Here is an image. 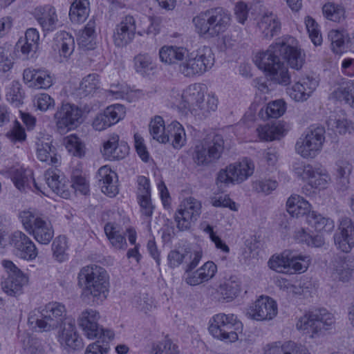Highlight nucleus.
<instances>
[{
  "label": "nucleus",
  "mask_w": 354,
  "mask_h": 354,
  "mask_svg": "<svg viewBox=\"0 0 354 354\" xmlns=\"http://www.w3.org/2000/svg\"><path fill=\"white\" fill-rule=\"evenodd\" d=\"M201 213V203L193 197L183 200L175 213L174 220L180 231L189 230L198 219Z\"/></svg>",
  "instance_id": "ddd939ff"
},
{
  "label": "nucleus",
  "mask_w": 354,
  "mask_h": 354,
  "mask_svg": "<svg viewBox=\"0 0 354 354\" xmlns=\"http://www.w3.org/2000/svg\"><path fill=\"white\" fill-rule=\"evenodd\" d=\"M98 75L95 73L89 74L82 79L78 93L82 97L92 95L98 88Z\"/></svg>",
  "instance_id": "864d4df0"
},
{
  "label": "nucleus",
  "mask_w": 354,
  "mask_h": 354,
  "mask_svg": "<svg viewBox=\"0 0 354 354\" xmlns=\"http://www.w3.org/2000/svg\"><path fill=\"white\" fill-rule=\"evenodd\" d=\"M325 17L335 22H340L345 18V10L341 5L327 3L322 8Z\"/></svg>",
  "instance_id": "5fc2aeb1"
},
{
  "label": "nucleus",
  "mask_w": 354,
  "mask_h": 354,
  "mask_svg": "<svg viewBox=\"0 0 354 354\" xmlns=\"http://www.w3.org/2000/svg\"><path fill=\"white\" fill-rule=\"evenodd\" d=\"M328 39L331 43L332 50L336 54L342 53L348 35L344 31L332 30L328 33Z\"/></svg>",
  "instance_id": "052dcab7"
},
{
  "label": "nucleus",
  "mask_w": 354,
  "mask_h": 354,
  "mask_svg": "<svg viewBox=\"0 0 354 354\" xmlns=\"http://www.w3.org/2000/svg\"><path fill=\"white\" fill-rule=\"evenodd\" d=\"M9 245L13 248L14 254L19 258L32 261L38 255V250L34 242L25 233L16 230L8 237Z\"/></svg>",
  "instance_id": "4468645a"
},
{
  "label": "nucleus",
  "mask_w": 354,
  "mask_h": 354,
  "mask_svg": "<svg viewBox=\"0 0 354 354\" xmlns=\"http://www.w3.org/2000/svg\"><path fill=\"white\" fill-rule=\"evenodd\" d=\"M88 0H73L69 11L71 20L74 23L83 22L89 13Z\"/></svg>",
  "instance_id": "58836bf2"
},
{
  "label": "nucleus",
  "mask_w": 354,
  "mask_h": 354,
  "mask_svg": "<svg viewBox=\"0 0 354 354\" xmlns=\"http://www.w3.org/2000/svg\"><path fill=\"white\" fill-rule=\"evenodd\" d=\"M278 312L277 304L269 297H260L250 308L247 315L257 321L270 320L274 318Z\"/></svg>",
  "instance_id": "f3484780"
},
{
  "label": "nucleus",
  "mask_w": 354,
  "mask_h": 354,
  "mask_svg": "<svg viewBox=\"0 0 354 354\" xmlns=\"http://www.w3.org/2000/svg\"><path fill=\"white\" fill-rule=\"evenodd\" d=\"M187 52V49L183 47L164 46L159 50V57L162 62L178 65L183 62Z\"/></svg>",
  "instance_id": "7c9ffc66"
},
{
  "label": "nucleus",
  "mask_w": 354,
  "mask_h": 354,
  "mask_svg": "<svg viewBox=\"0 0 354 354\" xmlns=\"http://www.w3.org/2000/svg\"><path fill=\"white\" fill-rule=\"evenodd\" d=\"M133 61L136 73L143 77L149 75L156 68L155 62L148 54H139Z\"/></svg>",
  "instance_id": "ea45409f"
},
{
  "label": "nucleus",
  "mask_w": 354,
  "mask_h": 354,
  "mask_svg": "<svg viewBox=\"0 0 354 354\" xmlns=\"http://www.w3.org/2000/svg\"><path fill=\"white\" fill-rule=\"evenodd\" d=\"M214 64V56L209 46H203L196 53H186L183 62L178 64V70L185 77L200 75L210 69Z\"/></svg>",
  "instance_id": "423d86ee"
},
{
  "label": "nucleus",
  "mask_w": 354,
  "mask_h": 354,
  "mask_svg": "<svg viewBox=\"0 0 354 354\" xmlns=\"http://www.w3.org/2000/svg\"><path fill=\"white\" fill-rule=\"evenodd\" d=\"M35 18L45 32H53L58 26L59 19L55 8L46 5L35 10Z\"/></svg>",
  "instance_id": "5701e85b"
},
{
  "label": "nucleus",
  "mask_w": 354,
  "mask_h": 354,
  "mask_svg": "<svg viewBox=\"0 0 354 354\" xmlns=\"http://www.w3.org/2000/svg\"><path fill=\"white\" fill-rule=\"evenodd\" d=\"M232 315L219 313L214 315L210 320L209 326L210 334L214 337H221L222 328L225 326L227 322H228L231 319L230 315Z\"/></svg>",
  "instance_id": "13d9d810"
},
{
  "label": "nucleus",
  "mask_w": 354,
  "mask_h": 354,
  "mask_svg": "<svg viewBox=\"0 0 354 354\" xmlns=\"http://www.w3.org/2000/svg\"><path fill=\"white\" fill-rule=\"evenodd\" d=\"M295 84L288 88L289 96L296 102H304L312 95L318 86V81L310 75H305L298 80L294 79Z\"/></svg>",
  "instance_id": "6ab92c4d"
},
{
  "label": "nucleus",
  "mask_w": 354,
  "mask_h": 354,
  "mask_svg": "<svg viewBox=\"0 0 354 354\" xmlns=\"http://www.w3.org/2000/svg\"><path fill=\"white\" fill-rule=\"evenodd\" d=\"M79 283H83L82 295L99 304L104 301L109 293V276L106 271L97 266L83 267L78 274Z\"/></svg>",
  "instance_id": "f03ea898"
},
{
  "label": "nucleus",
  "mask_w": 354,
  "mask_h": 354,
  "mask_svg": "<svg viewBox=\"0 0 354 354\" xmlns=\"http://www.w3.org/2000/svg\"><path fill=\"white\" fill-rule=\"evenodd\" d=\"M330 97L339 101H344L354 108V81L349 80L341 83L330 93Z\"/></svg>",
  "instance_id": "f704fd0d"
},
{
  "label": "nucleus",
  "mask_w": 354,
  "mask_h": 354,
  "mask_svg": "<svg viewBox=\"0 0 354 354\" xmlns=\"http://www.w3.org/2000/svg\"><path fill=\"white\" fill-rule=\"evenodd\" d=\"M10 45L4 44L0 46V71L7 72L12 66L13 62L11 55Z\"/></svg>",
  "instance_id": "774afa93"
},
{
  "label": "nucleus",
  "mask_w": 354,
  "mask_h": 354,
  "mask_svg": "<svg viewBox=\"0 0 354 354\" xmlns=\"http://www.w3.org/2000/svg\"><path fill=\"white\" fill-rule=\"evenodd\" d=\"M136 19L131 15L122 17L120 22L116 25L113 32V41L116 46L123 47L131 43L136 34Z\"/></svg>",
  "instance_id": "a211bd4d"
},
{
  "label": "nucleus",
  "mask_w": 354,
  "mask_h": 354,
  "mask_svg": "<svg viewBox=\"0 0 354 354\" xmlns=\"http://www.w3.org/2000/svg\"><path fill=\"white\" fill-rule=\"evenodd\" d=\"M264 354H308V351L304 346L289 341L268 344L264 348Z\"/></svg>",
  "instance_id": "c85d7f7f"
},
{
  "label": "nucleus",
  "mask_w": 354,
  "mask_h": 354,
  "mask_svg": "<svg viewBox=\"0 0 354 354\" xmlns=\"http://www.w3.org/2000/svg\"><path fill=\"white\" fill-rule=\"evenodd\" d=\"M67 249V240L64 236H59L55 238L52 244V250L53 256L57 261L63 262L68 259Z\"/></svg>",
  "instance_id": "bf43d9fd"
},
{
  "label": "nucleus",
  "mask_w": 354,
  "mask_h": 354,
  "mask_svg": "<svg viewBox=\"0 0 354 354\" xmlns=\"http://www.w3.org/2000/svg\"><path fill=\"white\" fill-rule=\"evenodd\" d=\"M314 171L308 184L313 188H326L330 180L326 170L321 167H315Z\"/></svg>",
  "instance_id": "4d7b16f0"
},
{
  "label": "nucleus",
  "mask_w": 354,
  "mask_h": 354,
  "mask_svg": "<svg viewBox=\"0 0 354 354\" xmlns=\"http://www.w3.org/2000/svg\"><path fill=\"white\" fill-rule=\"evenodd\" d=\"M57 339L61 346L66 350H79L83 348L82 337L76 328L75 320L66 319L58 328Z\"/></svg>",
  "instance_id": "2eb2a0df"
},
{
  "label": "nucleus",
  "mask_w": 354,
  "mask_h": 354,
  "mask_svg": "<svg viewBox=\"0 0 354 354\" xmlns=\"http://www.w3.org/2000/svg\"><path fill=\"white\" fill-rule=\"evenodd\" d=\"M23 77L30 87L36 89H47L53 84L50 73L42 69L26 68L24 71Z\"/></svg>",
  "instance_id": "b1692460"
},
{
  "label": "nucleus",
  "mask_w": 354,
  "mask_h": 354,
  "mask_svg": "<svg viewBox=\"0 0 354 354\" xmlns=\"http://www.w3.org/2000/svg\"><path fill=\"white\" fill-rule=\"evenodd\" d=\"M129 151V147L116 133L110 134L106 141L104 142L102 152L106 158L109 160H122L124 158Z\"/></svg>",
  "instance_id": "412c9836"
},
{
  "label": "nucleus",
  "mask_w": 354,
  "mask_h": 354,
  "mask_svg": "<svg viewBox=\"0 0 354 354\" xmlns=\"http://www.w3.org/2000/svg\"><path fill=\"white\" fill-rule=\"evenodd\" d=\"M290 250H284L280 254L272 255L268 262L269 268L278 272H284L290 266Z\"/></svg>",
  "instance_id": "603ef678"
},
{
  "label": "nucleus",
  "mask_w": 354,
  "mask_h": 354,
  "mask_svg": "<svg viewBox=\"0 0 354 354\" xmlns=\"http://www.w3.org/2000/svg\"><path fill=\"white\" fill-rule=\"evenodd\" d=\"M205 88L201 84H192L188 86L181 95V106L184 109L192 110L199 104L201 100H204Z\"/></svg>",
  "instance_id": "a878e982"
},
{
  "label": "nucleus",
  "mask_w": 354,
  "mask_h": 354,
  "mask_svg": "<svg viewBox=\"0 0 354 354\" xmlns=\"http://www.w3.org/2000/svg\"><path fill=\"white\" fill-rule=\"evenodd\" d=\"M166 127L162 118L156 115L149 123V133L153 138L160 143H167L168 137L165 134Z\"/></svg>",
  "instance_id": "c03bdc74"
},
{
  "label": "nucleus",
  "mask_w": 354,
  "mask_h": 354,
  "mask_svg": "<svg viewBox=\"0 0 354 354\" xmlns=\"http://www.w3.org/2000/svg\"><path fill=\"white\" fill-rule=\"evenodd\" d=\"M223 299L227 301L236 298L241 292V283L236 277H230L218 287V290Z\"/></svg>",
  "instance_id": "4c0bfd02"
},
{
  "label": "nucleus",
  "mask_w": 354,
  "mask_h": 354,
  "mask_svg": "<svg viewBox=\"0 0 354 354\" xmlns=\"http://www.w3.org/2000/svg\"><path fill=\"white\" fill-rule=\"evenodd\" d=\"M257 131L259 138L262 140L272 141L274 140L279 139L284 135L285 129L280 124H266L259 126Z\"/></svg>",
  "instance_id": "a19ab883"
},
{
  "label": "nucleus",
  "mask_w": 354,
  "mask_h": 354,
  "mask_svg": "<svg viewBox=\"0 0 354 354\" xmlns=\"http://www.w3.org/2000/svg\"><path fill=\"white\" fill-rule=\"evenodd\" d=\"M125 113V108L122 104L109 106L95 116L93 121V127L97 131H103L123 119Z\"/></svg>",
  "instance_id": "dca6fc26"
},
{
  "label": "nucleus",
  "mask_w": 354,
  "mask_h": 354,
  "mask_svg": "<svg viewBox=\"0 0 354 354\" xmlns=\"http://www.w3.org/2000/svg\"><path fill=\"white\" fill-rule=\"evenodd\" d=\"M263 37L271 39L281 30V23L276 15L272 12L266 13L258 24Z\"/></svg>",
  "instance_id": "2f4dec72"
},
{
  "label": "nucleus",
  "mask_w": 354,
  "mask_h": 354,
  "mask_svg": "<svg viewBox=\"0 0 354 354\" xmlns=\"http://www.w3.org/2000/svg\"><path fill=\"white\" fill-rule=\"evenodd\" d=\"M223 151V136L220 134H209L195 145L192 160L198 167H207L218 162Z\"/></svg>",
  "instance_id": "39448f33"
},
{
  "label": "nucleus",
  "mask_w": 354,
  "mask_h": 354,
  "mask_svg": "<svg viewBox=\"0 0 354 354\" xmlns=\"http://www.w3.org/2000/svg\"><path fill=\"white\" fill-rule=\"evenodd\" d=\"M305 24L312 42L315 46L321 45L322 43V37L318 29V24L315 19L308 16L305 19Z\"/></svg>",
  "instance_id": "e2e57ef3"
},
{
  "label": "nucleus",
  "mask_w": 354,
  "mask_h": 354,
  "mask_svg": "<svg viewBox=\"0 0 354 354\" xmlns=\"http://www.w3.org/2000/svg\"><path fill=\"white\" fill-rule=\"evenodd\" d=\"M82 111L76 105L69 103L58 106L54 113L57 132L65 134L76 128L82 122Z\"/></svg>",
  "instance_id": "f8f14e48"
},
{
  "label": "nucleus",
  "mask_w": 354,
  "mask_h": 354,
  "mask_svg": "<svg viewBox=\"0 0 354 354\" xmlns=\"http://www.w3.org/2000/svg\"><path fill=\"white\" fill-rule=\"evenodd\" d=\"M315 167L310 164L297 161L292 165V171L297 178L309 183L310 178L315 172Z\"/></svg>",
  "instance_id": "680f3d73"
},
{
  "label": "nucleus",
  "mask_w": 354,
  "mask_h": 354,
  "mask_svg": "<svg viewBox=\"0 0 354 354\" xmlns=\"http://www.w3.org/2000/svg\"><path fill=\"white\" fill-rule=\"evenodd\" d=\"M293 238L298 243L306 244L309 247L319 248L325 243L322 235H312L304 227L296 230Z\"/></svg>",
  "instance_id": "e433bc0d"
},
{
  "label": "nucleus",
  "mask_w": 354,
  "mask_h": 354,
  "mask_svg": "<svg viewBox=\"0 0 354 354\" xmlns=\"http://www.w3.org/2000/svg\"><path fill=\"white\" fill-rule=\"evenodd\" d=\"M306 222L317 232H330L335 227L333 220L314 211L307 215Z\"/></svg>",
  "instance_id": "c9c22d12"
},
{
  "label": "nucleus",
  "mask_w": 354,
  "mask_h": 354,
  "mask_svg": "<svg viewBox=\"0 0 354 354\" xmlns=\"http://www.w3.org/2000/svg\"><path fill=\"white\" fill-rule=\"evenodd\" d=\"M310 263L309 256L296 254L290 250L288 269L292 270L295 272H304L308 268Z\"/></svg>",
  "instance_id": "6e6d98bb"
},
{
  "label": "nucleus",
  "mask_w": 354,
  "mask_h": 354,
  "mask_svg": "<svg viewBox=\"0 0 354 354\" xmlns=\"http://www.w3.org/2000/svg\"><path fill=\"white\" fill-rule=\"evenodd\" d=\"M286 209L292 216L299 217L311 213V205L303 197L297 194H292L287 200Z\"/></svg>",
  "instance_id": "473e14b6"
},
{
  "label": "nucleus",
  "mask_w": 354,
  "mask_h": 354,
  "mask_svg": "<svg viewBox=\"0 0 354 354\" xmlns=\"http://www.w3.org/2000/svg\"><path fill=\"white\" fill-rule=\"evenodd\" d=\"M66 319H71L66 316L65 306L58 302L47 304L37 313L33 311L28 317V323L35 324L39 331L48 332L59 328Z\"/></svg>",
  "instance_id": "20e7f679"
},
{
  "label": "nucleus",
  "mask_w": 354,
  "mask_h": 354,
  "mask_svg": "<svg viewBox=\"0 0 354 354\" xmlns=\"http://www.w3.org/2000/svg\"><path fill=\"white\" fill-rule=\"evenodd\" d=\"M253 162L244 158L241 162L230 164L226 168L221 169L216 177V185L239 183L246 180L254 172Z\"/></svg>",
  "instance_id": "9b49d317"
},
{
  "label": "nucleus",
  "mask_w": 354,
  "mask_h": 354,
  "mask_svg": "<svg viewBox=\"0 0 354 354\" xmlns=\"http://www.w3.org/2000/svg\"><path fill=\"white\" fill-rule=\"evenodd\" d=\"M11 179L15 187L19 190L24 189L26 186L29 185V180H32L35 188L43 192L35 179L32 178V173L30 171H26L22 169H16L13 171Z\"/></svg>",
  "instance_id": "09e8293b"
},
{
  "label": "nucleus",
  "mask_w": 354,
  "mask_h": 354,
  "mask_svg": "<svg viewBox=\"0 0 354 354\" xmlns=\"http://www.w3.org/2000/svg\"><path fill=\"white\" fill-rule=\"evenodd\" d=\"M152 354H180V352L170 339H164L153 346Z\"/></svg>",
  "instance_id": "338daca9"
},
{
  "label": "nucleus",
  "mask_w": 354,
  "mask_h": 354,
  "mask_svg": "<svg viewBox=\"0 0 354 354\" xmlns=\"http://www.w3.org/2000/svg\"><path fill=\"white\" fill-rule=\"evenodd\" d=\"M19 218L26 231L32 235L38 243L48 245L51 241L54 236V229L47 218L30 210L20 212Z\"/></svg>",
  "instance_id": "0eeeda50"
},
{
  "label": "nucleus",
  "mask_w": 354,
  "mask_h": 354,
  "mask_svg": "<svg viewBox=\"0 0 354 354\" xmlns=\"http://www.w3.org/2000/svg\"><path fill=\"white\" fill-rule=\"evenodd\" d=\"M334 242L337 249L348 252L354 246V225L351 218H342L338 231L334 235Z\"/></svg>",
  "instance_id": "aec40b11"
},
{
  "label": "nucleus",
  "mask_w": 354,
  "mask_h": 354,
  "mask_svg": "<svg viewBox=\"0 0 354 354\" xmlns=\"http://www.w3.org/2000/svg\"><path fill=\"white\" fill-rule=\"evenodd\" d=\"M281 58L286 59L292 68L297 71L305 62L304 53L292 37L279 40L270 45L267 50L258 53L254 62L272 82L287 86L291 82V75Z\"/></svg>",
  "instance_id": "f257e3e1"
},
{
  "label": "nucleus",
  "mask_w": 354,
  "mask_h": 354,
  "mask_svg": "<svg viewBox=\"0 0 354 354\" xmlns=\"http://www.w3.org/2000/svg\"><path fill=\"white\" fill-rule=\"evenodd\" d=\"M218 99L213 95H208L206 100H201V102L192 111V113L200 117H207L212 112L217 109Z\"/></svg>",
  "instance_id": "8fccbe9b"
},
{
  "label": "nucleus",
  "mask_w": 354,
  "mask_h": 354,
  "mask_svg": "<svg viewBox=\"0 0 354 354\" xmlns=\"http://www.w3.org/2000/svg\"><path fill=\"white\" fill-rule=\"evenodd\" d=\"M334 323L333 315L326 309H321L300 317L296 326L310 338H315L322 335L324 331L329 330Z\"/></svg>",
  "instance_id": "6e6552de"
},
{
  "label": "nucleus",
  "mask_w": 354,
  "mask_h": 354,
  "mask_svg": "<svg viewBox=\"0 0 354 354\" xmlns=\"http://www.w3.org/2000/svg\"><path fill=\"white\" fill-rule=\"evenodd\" d=\"M165 134L168 137V142H171L174 148L180 149L185 145V131L178 122L174 121L167 125Z\"/></svg>",
  "instance_id": "72a5a7b5"
},
{
  "label": "nucleus",
  "mask_w": 354,
  "mask_h": 354,
  "mask_svg": "<svg viewBox=\"0 0 354 354\" xmlns=\"http://www.w3.org/2000/svg\"><path fill=\"white\" fill-rule=\"evenodd\" d=\"M64 145L68 151L73 156L82 158L86 154V147L80 138L71 135L64 139Z\"/></svg>",
  "instance_id": "3c124183"
},
{
  "label": "nucleus",
  "mask_w": 354,
  "mask_h": 354,
  "mask_svg": "<svg viewBox=\"0 0 354 354\" xmlns=\"http://www.w3.org/2000/svg\"><path fill=\"white\" fill-rule=\"evenodd\" d=\"M57 40L59 46L60 55L68 58L75 48L73 37L66 31H62L57 33Z\"/></svg>",
  "instance_id": "49530a36"
},
{
  "label": "nucleus",
  "mask_w": 354,
  "mask_h": 354,
  "mask_svg": "<svg viewBox=\"0 0 354 354\" xmlns=\"http://www.w3.org/2000/svg\"><path fill=\"white\" fill-rule=\"evenodd\" d=\"M34 106L37 109L45 112L53 110L55 108V102L48 94L41 93L35 96Z\"/></svg>",
  "instance_id": "69168bd1"
},
{
  "label": "nucleus",
  "mask_w": 354,
  "mask_h": 354,
  "mask_svg": "<svg viewBox=\"0 0 354 354\" xmlns=\"http://www.w3.org/2000/svg\"><path fill=\"white\" fill-rule=\"evenodd\" d=\"M323 127H311L297 141L295 151L304 158H313L321 151L324 142Z\"/></svg>",
  "instance_id": "1a4fd4ad"
},
{
  "label": "nucleus",
  "mask_w": 354,
  "mask_h": 354,
  "mask_svg": "<svg viewBox=\"0 0 354 354\" xmlns=\"http://www.w3.org/2000/svg\"><path fill=\"white\" fill-rule=\"evenodd\" d=\"M104 230L107 239L115 250H125L127 248L126 238L124 233L121 232V227L118 224L109 222L105 224Z\"/></svg>",
  "instance_id": "c756f323"
},
{
  "label": "nucleus",
  "mask_w": 354,
  "mask_h": 354,
  "mask_svg": "<svg viewBox=\"0 0 354 354\" xmlns=\"http://www.w3.org/2000/svg\"><path fill=\"white\" fill-rule=\"evenodd\" d=\"M37 155L41 162L57 166L59 159L53 150L52 145L48 142H41L37 144Z\"/></svg>",
  "instance_id": "a18cd8bd"
},
{
  "label": "nucleus",
  "mask_w": 354,
  "mask_h": 354,
  "mask_svg": "<svg viewBox=\"0 0 354 354\" xmlns=\"http://www.w3.org/2000/svg\"><path fill=\"white\" fill-rule=\"evenodd\" d=\"M28 278L23 272L12 274L2 282L3 290L8 295L17 296L22 292L23 287L28 283Z\"/></svg>",
  "instance_id": "cd10ccee"
},
{
  "label": "nucleus",
  "mask_w": 354,
  "mask_h": 354,
  "mask_svg": "<svg viewBox=\"0 0 354 354\" xmlns=\"http://www.w3.org/2000/svg\"><path fill=\"white\" fill-rule=\"evenodd\" d=\"M97 178L104 194L113 197L118 193L117 174L109 167H101L97 171Z\"/></svg>",
  "instance_id": "393cba45"
},
{
  "label": "nucleus",
  "mask_w": 354,
  "mask_h": 354,
  "mask_svg": "<svg viewBox=\"0 0 354 354\" xmlns=\"http://www.w3.org/2000/svg\"><path fill=\"white\" fill-rule=\"evenodd\" d=\"M25 93L19 82L13 81L6 88V99L13 106L19 107L24 104Z\"/></svg>",
  "instance_id": "37998d69"
},
{
  "label": "nucleus",
  "mask_w": 354,
  "mask_h": 354,
  "mask_svg": "<svg viewBox=\"0 0 354 354\" xmlns=\"http://www.w3.org/2000/svg\"><path fill=\"white\" fill-rule=\"evenodd\" d=\"M231 319L227 322L225 326L222 328L221 337H214L218 339L233 342L238 339L236 330L241 328V323L237 320L234 315H230Z\"/></svg>",
  "instance_id": "79ce46f5"
},
{
  "label": "nucleus",
  "mask_w": 354,
  "mask_h": 354,
  "mask_svg": "<svg viewBox=\"0 0 354 354\" xmlns=\"http://www.w3.org/2000/svg\"><path fill=\"white\" fill-rule=\"evenodd\" d=\"M44 178L48 186L58 196L63 198H68L71 192L66 185V181L59 175V171L56 169H49L44 174Z\"/></svg>",
  "instance_id": "bb28decb"
},
{
  "label": "nucleus",
  "mask_w": 354,
  "mask_h": 354,
  "mask_svg": "<svg viewBox=\"0 0 354 354\" xmlns=\"http://www.w3.org/2000/svg\"><path fill=\"white\" fill-rule=\"evenodd\" d=\"M202 253L194 252L189 255L190 261L185 268V282L190 286L199 285L212 279L217 272V266L213 261H207L195 272H192L200 262Z\"/></svg>",
  "instance_id": "9d476101"
},
{
  "label": "nucleus",
  "mask_w": 354,
  "mask_h": 354,
  "mask_svg": "<svg viewBox=\"0 0 354 354\" xmlns=\"http://www.w3.org/2000/svg\"><path fill=\"white\" fill-rule=\"evenodd\" d=\"M99 319V313L91 308L84 310L80 315L77 319L78 325L88 339L98 337L100 333Z\"/></svg>",
  "instance_id": "4be33fe9"
},
{
  "label": "nucleus",
  "mask_w": 354,
  "mask_h": 354,
  "mask_svg": "<svg viewBox=\"0 0 354 354\" xmlns=\"http://www.w3.org/2000/svg\"><path fill=\"white\" fill-rule=\"evenodd\" d=\"M133 304L138 310L147 313L154 306L153 298L147 292H141L136 295L133 299Z\"/></svg>",
  "instance_id": "0e129e2a"
},
{
  "label": "nucleus",
  "mask_w": 354,
  "mask_h": 354,
  "mask_svg": "<svg viewBox=\"0 0 354 354\" xmlns=\"http://www.w3.org/2000/svg\"><path fill=\"white\" fill-rule=\"evenodd\" d=\"M333 266L342 280H348L354 269V261L351 257H339L335 258Z\"/></svg>",
  "instance_id": "de8ad7c7"
},
{
  "label": "nucleus",
  "mask_w": 354,
  "mask_h": 354,
  "mask_svg": "<svg viewBox=\"0 0 354 354\" xmlns=\"http://www.w3.org/2000/svg\"><path fill=\"white\" fill-rule=\"evenodd\" d=\"M196 32L202 37H215L225 32L230 24V15L217 7L201 12L192 19Z\"/></svg>",
  "instance_id": "7ed1b4c3"
}]
</instances>
